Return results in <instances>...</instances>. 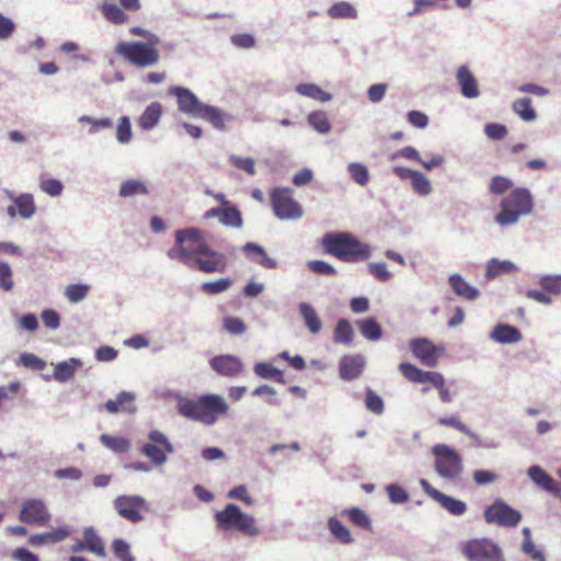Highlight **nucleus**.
<instances>
[{"mask_svg": "<svg viewBox=\"0 0 561 561\" xmlns=\"http://www.w3.org/2000/svg\"><path fill=\"white\" fill-rule=\"evenodd\" d=\"M168 256L206 274L222 273L227 268V256L213 250L197 228L176 230Z\"/></svg>", "mask_w": 561, "mask_h": 561, "instance_id": "obj_1", "label": "nucleus"}, {"mask_svg": "<svg viewBox=\"0 0 561 561\" xmlns=\"http://www.w3.org/2000/svg\"><path fill=\"white\" fill-rule=\"evenodd\" d=\"M178 412L188 420L210 426L228 414L229 405L224 397L208 393L195 399L180 398Z\"/></svg>", "mask_w": 561, "mask_h": 561, "instance_id": "obj_2", "label": "nucleus"}, {"mask_svg": "<svg viewBox=\"0 0 561 561\" xmlns=\"http://www.w3.org/2000/svg\"><path fill=\"white\" fill-rule=\"evenodd\" d=\"M322 245L328 254L347 263L364 261L370 255L369 247L347 232L324 234Z\"/></svg>", "mask_w": 561, "mask_h": 561, "instance_id": "obj_3", "label": "nucleus"}, {"mask_svg": "<svg viewBox=\"0 0 561 561\" xmlns=\"http://www.w3.org/2000/svg\"><path fill=\"white\" fill-rule=\"evenodd\" d=\"M159 37H151L150 42H119L115 53L137 68H147L159 62Z\"/></svg>", "mask_w": 561, "mask_h": 561, "instance_id": "obj_4", "label": "nucleus"}, {"mask_svg": "<svg viewBox=\"0 0 561 561\" xmlns=\"http://www.w3.org/2000/svg\"><path fill=\"white\" fill-rule=\"evenodd\" d=\"M534 207L533 196L527 188L513 190L501 202V210L495 216V221L501 226L513 225L518 219L531 213Z\"/></svg>", "mask_w": 561, "mask_h": 561, "instance_id": "obj_5", "label": "nucleus"}, {"mask_svg": "<svg viewBox=\"0 0 561 561\" xmlns=\"http://www.w3.org/2000/svg\"><path fill=\"white\" fill-rule=\"evenodd\" d=\"M399 371L412 383H431L433 388L438 390L439 399L443 402L448 403L453 400L450 391L446 387L445 378L439 371L422 370L415 365L405 362L399 365Z\"/></svg>", "mask_w": 561, "mask_h": 561, "instance_id": "obj_6", "label": "nucleus"}, {"mask_svg": "<svg viewBox=\"0 0 561 561\" xmlns=\"http://www.w3.org/2000/svg\"><path fill=\"white\" fill-rule=\"evenodd\" d=\"M270 201L274 215L280 220H297L304 215L302 206L294 198L291 188H273Z\"/></svg>", "mask_w": 561, "mask_h": 561, "instance_id": "obj_7", "label": "nucleus"}, {"mask_svg": "<svg viewBox=\"0 0 561 561\" xmlns=\"http://www.w3.org/2000/svg\"><path fill=\"white\" fill-rule=\"evenodd\" d=\"M215 519L220 529H236L244 535L259 534L254 518L241 512L236 504H228L222 511L216 513Z\"/></svg>", "mask_w": 561, "mask_h": 561, "instance_id": "obj_8", "label": "nucleus"}, {"mask_svg": "<svg viewBox=\"0 0 561 561\" xmlns=\"http://www.w3.org/2000/svg\"><path fill=\"white\" fill-rule=\"evenodd\" d=\"M114 510L125 520L138 524L149 512L147 501L140 495H119L113 502Z\"/></svg>", "mask_w": 561, "mask_h": 561, "instance_id": "obj_9", "label": "nucleus"}, {"mask_svg": "<svg viewBox=\"0 0 561 561\" xmlns=\"http://www.w3.org/2000/svg\"><path fill=\"white\" fill-rule=\"evenodd\" d=\"M461 552L468 561H504L501 549L488 538L466 541Z\"/></svg>", "mask_w": 561, "mask_h": 561, "instance_id": "obj_10", "label": "nucleus"}, {"mask_svg": "<svg viewBox=\"0 0 561 561\" xmlns=\"http://www.w3.org/2000/svg\"><path fill=\"white\" fill-rule=\"evenodd\" d=\"M483 516L488 524H495L502 527H516L522 520L520 512L500 499L495 500L484 510Z\"/></svg>", "mask_w": 561, "mask_h": 561, "instance_id": "obj_11", "label": "nucleus"}, {"mask_svg": "<svg viewBox=\"0 0 561 561\" xmlns=\"http://www.w3.org/2000/svg\"><path fill=\"white\" fill-rule=\"evenodd\" d=\"M410 350L414 357L424 366L434 368L438 364L439 357L444 354V346L435 345L425 337H417L410 341Z\"/></svg>", "mask_w": 561, "mask_h": 561, "instance_id": "obj_12", "label": "nucleus"}, {"mask_svg": "<svg viewBox=\"0 0 561 561\" xmlns=\"http://www.w3.org/2000/svg\"><path fill=\"white\" fill-rule=\"evenodd\" d=\"M19 519L28 525L43 527L50 520V514L43 501L32 499L23 503Z\"/></svg>", "mask_w": 561, "mask_h": 561, "instance_id": "obj_13", "label": "nucleus"}, {"mask_svg": "<svg viewBox=\"0 0 561 561\" xmlns=\"http://www.w3.org/2000/svg\"><path fill=\"white\" fill-rule=\"evenodd\" d=\"M423 491L434 501H436L443 508L455 516H460L466 513L467 504L458 499L446 495L440 491L433 488L425 479L420 481Z\"/></svg>", "mask_w": 561, "mask_h": 561, "instance_id": "obj_14", "label": "nucleus"}, {"mask_svg": "<svg viewBox=\"0 0 561 561\" xmlns=\"http://www.w3.org/2000/svg\"><path fill=\"white\" fill-rule=\"evenodd\" d=\"M4 193L13 202V204L7 208V214L11 218L20 216L23 219H28L35 214L36 205L32 194L22 193L20 195H14L8 190H5Z\"/></svg>", "mask_w": 561, "mask_h": 561, "instance_id": "obj_15", "label": "nucleus"}, {"mask_svg": "<svg viewBox=\"0 0 561 561\" xmlns=\"http://www.w3.org/2000/svg\"><path fill=\"white\" fill-rule=\"evenodd\" d=\"M170 95H174L178 100L179 111L187 115L197 117L203 106L198 98L187 88L183 87H171L168 92Z\"/></svg>", "mask_w": 561, "mask_h": 561, "instance_id": "obj_16", "label": "nucleus"}, {"mask_svg": "<svg viewBox=\"0 0 561 561\" xmlns=\"http://www.w3.org/2000/svg\"><path fill=\"white\" fill-rule=\"evenodd\" d=\"M209 365L217 374L225 377H236L243 369L241 360L232 355L215 356L210 359Z\"/></svg>", "mask_w": 561, "mask_h": 561, "instance_id": "obj_17", "label": "nucleus"}, {"mask_svg": "<svg viewBox=\"0 0 561 561\" xmlns=\"http://www.w3.org/2000/svg\"><path fill=\"white\" fill-rule=\"evenodd\" d=\"M150 443L142 447L146 456H167L173 453V447L168 437L159 431H152L149 434Z\"/></svg>", "mask_w": 561, "mask_h": 561, "instance_id": "obj_18", "label": "nucleus"}, {"mask_svg": "<svg viewBox=\"0 0 561 561\" xmlns=\"http://www.w3.org/2000/svg\"><path fill=\"white\" fill-rule=\"evenodd\" d=\"M456 77L463 96L472 99L479 95L477 79L467 66L459 67Z\"/></svg>", "mask_w": 561, "mask_h": 561, "instance_id": "obj_19", "label": "nucleus"}, {"mask_svg": "<svg viewBox=\"0 0 561 561\" xmlns=\"http://www.w3.org/2000/svg\"><path fill=\"white\" fill-rule=\"evenodd\" d=\"M197 117L207 121L218 130H225L226 123L232 119V116L226 114L222 110L207 104L203 106Z\"/></svg>", "mask_w": 561, "mask_h": 561, "instance_id": "obj_20", "label": "nucleus"}, {"mask_svg": "<svg viewBox=\"0 0 561 561\" xmlns=\"http://www.w3.org/2000/svg\"><path fill=\"white\" fill-rule=\"evenodd\" d=\"M135 396L130 392L122 391L117 394L115 400H108L105 403V409L108 413L115 414L118 412L135 413L136 405L134 403Z\"/></svg>", "mask_w": 561, "mask_h": 561, "instance_id": "obj_21", "label": "nucleus"}, {"mask_svg": "<svg viewBox=\"0 0 561 561\" xmlns=\"http://www.w3.org/2000/svg\"><path fill=\"white\" fill-rule=\"evenodd\" d=\"M364 359L360 356H344L340 360V376L344 380H353L363 371Z\"/></svg>", "mask_w": 561, "mask_h": 561, "instance_id": "obj_22", "label": "nucleus"}, {"mask_svg": "<svg viewBox=\"0 0 561 561\" xmlns=\"http://www.w3.org/2000/svg\"><path fill=\"white\" fill-rule=\"evenodd\" d=\"M529 478L542 490L548 491L554 495H559L561 489L558 483L538 466H531L528 469Z\"/></svg>", "mask_w": 561, "mask_h": 561, "instance_id": "obj_23", "label": "nucleus"}, {"mask_svg": "<svg viewBox=\"0 0 561 561\" xmlns=\"http://www.w3.org/2000/svg\"><path fill=\"white\" fill-rule=\"evenodd\" d=\"M449 285L454 293L466 300H474L479 296V290L471 286L462 276L459 274H453L449 276Z\"/></svg>", "mask_w": 561, "mask_h": 561, "instance_id": "obj_24", "label": "nucleus"}, {"mask_svg": "<svg viewBox=\"0 0 561 561\" xmlns=\"http://www.w3.org/2000/svg\"><path fill=\"white\" fill-rule=\"evenodd\" d=\"M491 337L503 344L516 343L519 342L523 337L520 331L510 324H497L492 333Z\"/></svg>", "mask_w": 561, "mask_h": 561, "instance_id": "obj_25", "label": "nucleus"}, {"mask_svg": "<svg viewBox=\"0 0 561 561\" xmlns=\"http://www.w3.org/2000/svg\"><path fill=\"white\" fill-rule=\"evenodd\" d=\"M67 528H56L44 534L32 535L28 538V542L32 546H43L47 543H57L65 540L69 536Z\"/></svg>", "mask_w": 561, "mask_h": 561, "instance_id": "obj_26", "label": "nucleus"}, {"mask_svg": "<svg viewBox=\"0 0 561 561\" xmlns=\"http://www.w3.org/2000/svg\"><path fill=\"white\" fill-rule=\"evenodd\" d=\"M461 458H436L435 468L444 478H456L462 470Z\"/></svg>", "mask_w": 561, "mask_h": 561, "instance_id": "obj_27", "label": "nucleus"}, {"mask_svg": "<svg viewBox=\"0 0 561 561\" xmlns=\"http://www.w3.org/2000/svg\"><path fill=\"white\" fill-rule=\"evenodd\" d=\"M82 540L88 551L102 558L106 556L104 542L93 528L89 527L83 530Z\"/></svg>", "mask_w": 561, "mask_h": 561, "instance_id": "obj_28", "label": "nucleus"}, {"mask_svg": "<svg viewBox=\"0 0 561 561\" xmlns=\"http://www.w3.org/2000/svg\"><path fill=\"white\" fill-rule=\"evenodd\" d=\"M162 106L158 102H153L146 107L139 118V127L145 130L152 129L160 121Z\"/></svg>", "mask_w": 561, "mask_h": 561, "instance_id": "obj_29", "label": "nucleus"}, {"mask_svg": "<svg viewBox=\"0 0 561 561\" xmlns=\"http://www.w3.org/2000/svg\"><path fill=\"white\" fill-rule=\"evenodd\" d=\"M299 311L308 330L313 334L319 333L322 328V322L316 310L309 304L301 302L299 306Z\"/></svg>", "mask_w": 561, "mask_h": 561, "instance_id": "obj_30", "label": "nucleus"}, {"mask_svg": "<svg viewBox=\"0 0 561 561\" xmlns=\"http://www.w3.org/2000/svg\"><path fill=\"white\" fill-rule=\"evenodd\" d=\"M100 10L106 21L115 25H122L128 22V15L115 3L105 2L100 7Z\"/></svg>", "mask_w": 561, "mask_h": 561, "instance_id": "obj_31", "label": "nucleus"}, {"mask_svg": "<svg viewBox=\"0 0 561 561\" xmlns=\"http://www.w3.org/2000/svg\"><path fill=\"white\" fill-rule=\"evenodd\" d=\"M245 253H255L259 257L255 260V263L265 267V268H276L278 266L277 262L271 257H268L266 251L259 244L248 242L242 248Z\"/></svg>", "mask_w": 561, "mask_h": 561, "instance_id": "obj_32", "label": "nucleus"}, {"mask_svg": "<svg viewBox=\"0 0 561 561\" xmlns=\"http://www.w3.org/2000/svg\"><path fill=\"white\" fill-rule=\"evenodd\" d=\"M100 440L106 448L115 454H124L128 451L130 447L129 440L123 436L102 434Z\"/></svg>", "mask_w": 561, "mask_h": 561, "instance_id": "obj_33", "label": "nucleus"}, {"mask_svg": "<svg viewBox=\"0 0 561 561\" xmlns=\"http://www.w3.org/2000/svg\"><path fill=\"white\" fill-rule=\"evenodd\" d=\"M515 270L516 266L511 261L492 259L488 262L485 275L488 278H495L503 274L513 273Z\"/></svg>", "mask_w": 561, "mask_h": 561, "instance_id": "obj_34", "label": "nucleus"}, {"mask_svg": "<svg viewBox=\"0 0 561 561\" xmlns=\"http://www.w3.org/2000/svg\"><path fill=\"white\" fill-rule=\"evenodd\" d=\"M296 91L304 96L320 101L328 102L331 100V94L323 91L319 85L313 83H300L296 87Z\"/></svg>", "mask_w": 561, "mask_h": 561, "instance_id": "obj_35", "label": "nucleus"}, {"mask_svg": "<svg viewBox=\"0 0 561 561\" xmlns=\"http://www.w3.org/2000/svg\"><path fill=\"white\" fill-rule=\"evenodd\" d=\"M353 339L354 330L351 323L345 319L339 320L333 332V341L335 343L350 345L353 342Z\"/></svg>", "mask_w": 561, "mask_h": 561, "instance_id": "obj_36", "label": "nucleus"}, {"mask_svg": "<svg viewBox=\"0 0 561 561\" xmlns=\"http://www.w3.org/2000/svg\"><path fill=\"white\" fill-rule=\"evenodd\" d=\"M357 327L367 340L377 341L381 337V328L374 318L357 321Z\"/></svg>", "mask_w": 561, "mask_h": 561, "instance_id": "obj_37", "label": "nucleus"}, {"mask_svg": "<svg viewBox=\"0 0 561 561\" xmlns=\"http://www.w3.org/2000/svg\"><path fill=\"white\" fill-rule=\"evenodd\" d=\"M80 365V362L71 358L68 362L58 363L54 370V377L58 381H67L75 375L77 367Z\"/></svg>", "mask_w": 561, "mask_h": 561, "instance_id": "obj_38", "label": "nucleus"}, {"mask_svg": "<svg viewBox=\"0 0 561 561\" xmlns=\"http://www.w3.org/2000/svg\"><path fill=\"white\" fill-rule=\"evenodd\" d=\"M328 527L333 537L340 542L351 543L353 541L350 530L336 517L329 518Z\"/></svg>", "mask_w": 561, "mask_h": 561, "instance_id": "obj_39", "label": "nucleus"}, {"mask_svg": "<svg viewBox=\"0 0 561 561\" xmlns=\"http://www.w3.org/2000/svg\"><path fill=\"white\" fill-rule=\"evenodd\" d=\"M148 193L146 184L138 180H127L119 187V196L122 197L147 195Z\"/></svg>", "mask_w": 561, "mask_h": 561, "instance_id": "obj_40", "label": "nucleus"}, {"mask_svg": "<svg viewBox=\"0 0 561 561\" xmlns=\"http://www.w3.org/2000/svg\"><path fill=\"white\" fill-rule=\"evenodd\" d=\"M220 222L226 227L241 228L243 225L241 211L234 205L224 207Z\"/></svg>", "mask_w": 561, "mask_h": 561, "instance_id": "obj_41", "label": "nucleus"}, {"mask_svg": "<svg viewBox=\"0 0 561 561\" xmlns=\"http://www.w3.org/2000/svg\"><path fill=\"white\" fill-rule=\"evenodd\" d=\"M513 110L524 121H534L536 118V112L531 106V100L528 98H522L513 103Z\"/></svg>", "mask_w": 561, "mask_h": 561, "instance_id": "obj_42", "label": "nucleus"}, {"mask_svg": "<svg viewBox=\"0 0 561 561\" xmlns=\"http://www.w3.org/2000/svg\"><path fill=\"white\" fill-rule=\"evenodd\" d=\"M539 285L551 298L561 294V275H546L539 279Z\"/></svg>", "mask_w": 561, "mask_h": 561, "instance_id": "obj_43", "label": "nucleus"}, {"mask_svg": "<svg viewBox=\"0 0 561 561\" xmlns=\"http://www.w3.org/2000/svg\"><path fill=\"white\" fill-rule=\"evenodd\" d=\"M308 123L320 134H328L331 130V124L328 116L322 111H316L308 115Z\"/></svg>", "mask_w": 561, "mask_h": 561, "instance_id": "obj_44", "label": "nucleus"}, {"mask_svg": "<svg viewBox=\"0 0 561 561\" xmlns=\"http://www.w3.org/2000/svg\"><path fill=\"white\" fill-rule=\"evenodd\" d=\"M342 515L347 516L350 522L359 528H363V529L370 528L369 517L367 516V514L364 511H362L357 507L345 510L342 512Z\"/></svg>", "mask_w": 561, "mask_h": 561, "instance_id": "obj_45", "label": "nucleus"}, {"mask_svg": "<svg viewBox=\"0 0 561 561\" xmlns=\"http://www.w3.org/2000/svg\"><path fill=\"white\" fill-rule=\"evenodd\" d=\"M329 15L333 19H354L356 10L348 2H337L329 9Z\"/></svg>", "mask_w": 561, "mask_h": 561, "instance_id": "obj_46", "label": "nucleus"}, {"mask_svg": "<svg viewBox=\"0 0 561 561\" xmlns=\"http://www.w3.org/2000/svg\"><path fill=\"white\" fill-rule=\"evenodd\" d=\"M411 185L413 191L421 196H426L432 191L431 182L423 173L419 171L412 174Z\"/></svg>", "mask_w": 561, "mask_h": 561, "instance_id": "obj_47", "label": "nucleus"}, {"mask_svg": "<svg viewBox=\"0 0 561 561\" xmlns=\"http://www.w3.org/2000/svg\"><path fill=\"white\" fill-rule=\"evenodd\" d=\"M232 285L230 278H219L214 282H206L202 284V290L207 295H218L228 290Z\"/></svg>", "mask_w": 561, "mask_h": 561, "instance_id": "obj_48", "label": "nucleus"}, {"mask_svg": "<svg viewBox=\"0 0 561 561\" xmlns=\"http://www.w3.org/2000/svg\"><path fill=\"white\" fill-rule=\"evenodd\" d=\"M365 407L368 411L377 415L382 414L385 410V403L382 398L371 389H367L366 391Z\"/></svg>", "mask_w": 561, "mask_h": 561, "instance_id": "obj_49", "label": "nucleus"}, {"mask_svg": "<svg viewBox=\"0 0 561 561\" xmlns=\"http://www.w3.org/2000/svg\"><path fill=\"white\" fill-rule=\"evenodd\" d=\"M254 371L257 376L265 379H274L280 381L283 379V371L274 367L270 363H260L254 367Z\"/></svg>", "mask_w": 561, "mask_h": 561, "instance_id": "obj_50", "label": "nucleus"}, {"mask_svg": "<svg viewBox=\"0 0 561 561\" xmlns=\"http://www.w3.org/2000/svg\"><path fill=\"white\" fill-rule=\"evenodd\" d=\"M112 549L119 561H135V557L130 552V546L124 539H115L112 542Z\"/></svg>", "mask_w": 561, "mask_h": 561, "instance_id": "obj_51", "label": "nucleus"}, {"mask_svg": "<svg viewBox=\"0 0 561 561\" xmlns=\"http://www.w3.org/2000/svg\"><path fill=\"white\" fill-rule=\"evenodd\" d=\"M229 162L236 169L242 170L245 173H248L249 175L255 174V162L250 157H239V156L232 154L229 157Z\"/></svg>", "mask_w": 561, "mask_h": 561, "instance_id": "obj_52", "label": "nucleus"}, {"mask_svg": "<svg viewBox=\"0 0 561 561\" xmlns=\"http://www.w3.org/2000/svg\"><path fill=\"white\" fill-rule=\"evenodd\" d=\"M347 170L352 176V179L359 185L364 186L369 181V173L365 165L360 163H350Z\"/></svg>", "mask_w": 561, "mask_h": 561, "instance_id": "obj_53", "label": "nucleus"}, {"mask_svg": "<svg viewBox=\"0 0 561 561\" xmlns=\"http://www.w3.org/2000/svg\"><path fill=\"white\" fill-rule=\"evenodd\" d=\"M89 293V286L82 284H71L66 287L65 295L70 302L83 300Z\"/></svg>", "mask_w": 561, "mask_h": 561, "instance_id": "obj_54", "label": "nucleus"}, {"mask_svg": "<svg viewBox=\"0 0 561 561\" xmlns=\"http://www.w3.org/2000/svg\"><path fill=\"white\" fill-rule=\"evenodd\" d=\"M513 187V182L505 176L495 175L491 179L489 190L495 195H502Z\"/></svg>", "mask_w": 561, "mask_h": 561, "instance_id": "obj_55", "label": "nucleus"}, {"mask_svg": "<svg viewBox=\"0 0 561 561\" xmlns=\"http://www.w3.org/2000/svg\"><path fill=\"white\" fill-rule=\"evenodd\" d=\"M19 364L36 371L43 370L46 367V362L33 353L21 354Z\"/></svg>", "mask_w": 561, "mask_h": 561, "instance_id": "obj_56", "label": "nucleus"}, {"mask_svg": "<svg viewBox=\"0 0 561 561\" xmlns=\"http://www.w3.org/2000/svg\"><path fill=\"white\" fill-rule=\"evenodd\" d=\"M79 122L90 124V126H91L89 129L90 134H95L101 129L111 128L113 126L112 121L107 117L92 118L90 116L83 115L79 118Z\"/></svg>", "mask_w": 561, "mask_h": 561, "instance_id": "obj_57", "label": "nucleus"}, {"mask_svg": "<svg viewBox=\"0 0 561 561\" xmlns=\"http://www.w3.org/2000/svg\"><path fill=\"white\" fill-rule=\"evenodd\" d=\"M39 187L49 196H59L64 190V185L59 180L42 178Z\"/></svg>", "mask_w": 561, "mask_h": 561, "instance_id": "obj_58", "label": "nucleus"}, {"mask_svg": "<svg viewBox=\"0 0 561 561\" xmlns=\"http://www.w3.org/2000/svg\"><path fill=\"white\" fill-rule=\"evenodd\" d=\"M13 285V274L10 265L0 261V288L3 291H10Z\"/></svg>", "mask_w": 561, "mask_h": 561, "instance_id": "obj_59", "label": "nucleus"}, {"mask_svg": "<svg viewBox=\"0 0 561 561\" xmlns=\"http://www.w3.org/2000/svg\"><path fill=\"white\" fill-rule=\"evenodd\" d=\"M386 491L393 504H403L409 500L408 492L398 484L387 485Z\"/></svg>", "mask_w": 561, "mask_h": 561, "instance_id": "obj_60", "label": "nucleus"}, {"mask_svg": "<svg viewBox=\"0 0 561 561\" xmlns=\"http://www.w3.org/2000/svg\"><path fill=\"white\" fill-rule=\"evenodd\" d=\"M117 140L122 144H126L131 138V126L129 118L127 116H123L119 119L117 130H116Z\"/></svg>", "mask_w": 561, "mask_h": 561, "instance_id": "obj_61", "label": "nucleus"}, {"mask_svg": "<svg viewBox=\"0 0 561 561\" xmlns=\"http://www.w3.org/2000/svg\"><path fill=\"white\" fill-rule=\"evenodd\" d=\"M231 43L242 49H249L255 46L256 41L253 35L248 33L234 34L230 37Z\"/></svg>", "mask_w": 561, "mask_h": 561, "instance_id": "obj_62", "label": "nucleus"}, {"mask_svg": "<svg viewBox=\"0 0 561 561\" xmlns=\"http://www.w3.org/2000/svg\"><path fill=\"white\" fill-rule=\"evenodd\" d=\"M484 133L490 139L501 140L506 137L507 128L502 124L490 123L485 125Z\"/></svg>", "mask_w": 561, "mask_h": 561, "instance_id": "obj_63", "label": "nucleus"}, {"mask_svg": "<svg viewBox=\"0 0 561 561\" xmlns=\"http://www.w3.org/2000/svg\"><path fill=\"white\" fill-rule=\"evenodd\" d=\"M308 266L316 274L331 275V276L336 275V270L325 261H321V260L310 261L308 263Z\"/></svg>", "mask_w": 561, "mask_h": 561, "instance_id": "obj_64", "label": "nucleus"}]
</instances>
